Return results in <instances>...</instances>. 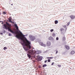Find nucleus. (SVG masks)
Returning a JSON list of instances; mask_svg holds the SVG:
<instances>
[{
  "mask_svg": "<svg viewBox=\"0 0 75 75\" xmlns=\"http://www.w3.org/2000/svg\"><path fill=\"white\" fill-rule=\"evenodd\" d=\"M6 49H7V47H5L4 48V50H5Z\"/></svg>",
  "mask_w": 75,
  "mask_h": 75,
  "instance_id": "obj_23",
  "label": "nucleus"
},
{
  "mask_svg": "<svg viewBox=\"0 0 75 75\" xmlns=\"http://www.w3.org/2000/svg\"><path fill=\"white\" fill-rule=\"evenodd\" d=\"M6 12H5V11H4L3 12V14H4V15L5 14H6Z\"/></svg>",
  "mask_w": 75,
  "mask_h": 75,
  "instance_id": "obj_17",
  "label": "nucleus"
},
{
  "mask_svg": "<svg viewBox=\"0 0 75 75\" xmlns=\"http://www.w3.org/2000/svg\"><path fill=\"white\" fill-rule=\"evenodd\" d=\"M70 24V22H68L67 23V26H68L69 25V24Z\"/></svg>",
  "mask_w": 75,
  "mask_h": 75,
  "instance_id": "obj_20",
  "label": "nucleus"
},
{
  "mask_svg": "<svg viewBox=\"0 0 75 75\" xmlns=\"http://www.w3.org/2000/svg\"><path fill=\"white\" fill-rule=\"evenodd\" d=\"M1 14V13H0V14Z\"/></svg>",
  "mask_w": 75,
  "mask_h": 75,
  "instance_id": "obj_38",
  "label": "nucleus"
},
{
  "mask_svg": "<svg viewBox=\"0 0 75 75\" xmlns=\"http://www.w3.org/2000/svg\"><path fill=\"white\" fill-rule=\"evenodd\" d=\"M28 52L29 53L27 54L28 57L29 59L31 58V56L30 55V54H31V55H33L34 54V52H33V50H30L29 51H28Z\"/></svg>",
  "mask_w": 75,
  "mask_h": 75,
  "instance_id": "obj_3",
  "label": "nucleus"
},
{
  "mask_svg": "<svg viewBox=\"0 0 75 75\" xmlns=\"http://www.w3.org/2000/svg\"><path fill=\"white\" fill-rule=\"evenodd\" d=\"M38 59L39 60V61H41V60L42 59V57L39 56H38Z\"/></svg>",
  "mask_w": 75,
  "mask_h": 75,
  "instance_id": "obj_8",
  "label": "nucleus"
},
{
  "mask_svg": "<svg viewBox=\"0 0 75 75\" xmlns=\"http://www.w3.org/2000/svg\"><path fill=\"white\" fill-rule=\"evenodd\" d=\"M30 38L32 41H34V40H35V36H30Z\"/></svg>",
  "mask_w": 75,
  "mask_h": 75,
  "instance_id": "obj_5",
  "label": "nucleus"
},
{
  "mask_svg": "<svg viewBox=\"0 0 75 75\" xmlns=\"http://www.w3.org/2000/svg\"><path fill=\"white\" fill-rule=\"evenodd\" d=\"M47 62V60H46L45 61V63H46V62Z\"/></svg>",
  "mask_w": 75,
  "mask_h": 75,
  "instance_id": "obj_31",
  "label": "nucleus"
},
{
  "mask_svg": "<svg viewBox=\"0 0 75 75\" xmlns=\"http://www.w3.org/2000/svg\"><path fill=\"white\" fill-rule=\"evenodd\" d=\"M14 26L16 28V30H18V26H17V24H15Z\"/></svg>",
  "mask_w": 75,
  "mask_h": 75,
  "instance_id": "obj_11",
  "label": "nucleus"
},
{
  "mask_svg": "<svg viewBox=\"0 0 75 75\" xmlns=\"http://www.w3.org/2000/svg\"><path fill=\"white\" fill-rule=\"evenodd\" d=\"M47 64H44L42 66L43 67H47Z\"/></svg>",
  "mask_w": 75,
  "mask_h": 75,
  "instance_id": "obj_19",
  "label": "nucleus"
},
{
  "mask_svg": "<svg viewBox=\"0 0 75 75\" xmlns=\"http://www.w3.org/2000/svg\"><path fill=\"white\" fill-rule=\"evenodd\" d=\"M52 31H54V29H51L50 30L51 32H52Z\"/></svg>",
  "mask_w": 75,
  "mask_h": 75,
  "instance_id": "obj_25",
  "label": "nucleus"
},
{
  "mask_svg": "<svg viewBox=\"0 0 75 75\" xmlns=\"http://www.w3.org/2000/svg\"><path fill=\"white\" fill-rule=\"evenodd\" d=\"M9 36H11V33H9L8 35Z\"/></svg>",
  "mask_w": 75,
  "mask_h": 75,
  "instance_id": "obj_28",
  "label": "nucleus"
},
{
  "mask_svg": "<svg viewBox=\"0 0 75 75\" xmlns=\"http://www.w3.org/2000/svg\"><path fill=\"white\" fill-rule=\"evenodd\" d=\"M56 40H59V38L58 37H57L56 38Z\"/></svg>",
  "mask_w": 75,
  "mask_h": 75,
  "instance_id": "obj_27",
  "label": "nucleus"
},
{
  "mask_svg": "<svg viewBox=\"0 0 75 75\" xmlns=\"http://www.w3.org/2000/svg\"><path fill=\"white\" fill-rule=\"evenodd\" d=\"M11 23H12V24H14V22H13L12 21V22H11Z\"/></svg>",
  "mask_w": 75,
  "mask_h": 75,
  "instance_id": "obj_29",
  "label": "nucleus"
},
{
  "mask_svg": "<svg viewBox=\"0 0 75 75\" xmlns=\"http://www.w3.org/2000/svg\"><path fill=\"white\" fill-rule=\"evenodd\" d=\"M63 27L64 28H66V25H64Z\"/></svg>",
  "mask_w": 75,
  "mask_h": 75,
  "instance_id": "obj_30",
  "label": "nucleus"
},
{
  "mask_svg": "<svg viewBox=\"0 0 75 75\" xmlns=\"http://www.w3.org/2000/svg\"><path fill=\"white\" fill-rule=\"evenodd\" d=\"M8 20H9V22H10V23H12L11 18H8Z\"/></svg>",
  "mask_w": 75,
  "mask_h": 75,
  "instance_id": "obj_10",
  "label": "nucleus"
},
{
  "mask_svg": "<svg viewBox=\"0 0 75 75\" xmlns=\"http://www.w3.org/2000/svg\"><path fill=\"white\" fill-rule=\"evenodd\" d=\"M58 67H59V68H60V67H61V65H58Z\"/></svg>",
  "mask_w": 75,
  "mask_h": 75,
  "instance_id": "obj_26",
  "label": "nucleus"
},
{
  "mask_svg": "<svg viewBox=\"0 0 75 75\" xmlns=\"http://www.w3.org/2000/svg\"><path fill=\"white\" fill-rule=\"evenodd\" d=\"M5 23L6 24H4V25H3V26H4V27H3V28H4L6 30L8 29V31H10L11 33L14 34L17 33V32H14L13 31V30H11V24L8 23L7 21H6Z\"/></svg>",
  "mask_w": 75,
  "mask_h": 75,
  "instance_id": "obj_2",
  "label": "nucleus"
},
{
  "mask_svg": "<svg viewBox=\"0 0 75 75\" xmlns=\"http://www.w3.org/2000/svg\"><path fill=\"white\" fill-rule=\"evenodd\" d=\"M39 44L41 46H43V47H46V45L44 44L42 42H39Z\"/></svg>",
  "mask_w": 75,
  "mask_h": 75,
  "instance_id": "obj_4",
  "label": "nucleus"
},
{
  "mask_svg": "<svg viewBox=\"0 0 75 75\" xmlns=\"http://www.w3.org/2000/svg\"><path fill=\"white\" fill-rule=\"evenodd\" d=\"M54 63L53 62V63L52 64H51L52 65H54Z\"/></svg>",
  "mask_w": 75,
  "mask_h": 75,
  "instance_id": "obj_32",
  "label": "nucleus"
},
{
  "mask_svg": "<svg viewBox=\"0 0 75 75\" xmlns=\"http://www.w3.org/2000/svg\"><path fill=\"white\" fill-rule=\"evenodd\" d=\"M47 61L48 62H50L51 61V60L50 59H48V60H47Z\"/></svg>",
  "mask_w": 75,
  "mask_h": 75,
  "instance_id": "obj_24",
  "label": "nucleus"
},
{
  "mask_svg": "<svg viewBox=\"0 0 75 75\" xmlns=\"http://www.w3.org/2000/svg\"><path fill=\"white\" fill-rule=\"evenodd\" d=\"M52 35L53 37H55V34L53 33L52 34Z\"/></svg>",
  "mask_w": 75,
  "mask_h": 75,
  "instance_id": "obj_18",
  "label": "nucleus"
},
{
  "mask_svg": "<svg viewBox=\"0 0 75 75\" xmlns=\"http://www.w3.org/2000/svg\"><path fill=\"white\" fill-rule=\"evenodd\" d=\"M64 29H63V28H62L61 29H60V31H63V30H64Z\"/></svg>",
  "mask_w": 75,
  "mask_h": 75,
  "instance_id": "obj_22",
  "label": "nucleus"
},
{
  "mask_svg": "<svg viewBox=\"0 0 75 75\" xmlns=\"http://www.w3.org/2000/svg\"><path fill=\"white\" fill-rule=\"evenodd\" d=\"M53 39V38H52V37H50L49 38V40H52Z\"/></svg>",
  "mask_w": 75,
  "mask_h": 75,
  "instance_id": "obj_12",
  "label": "nucleus"
},
{
  "mask_svg": "<svg viewBox=\"0 0 75 75\" xmlns=\"http://www.w3.org/2000/svg\"><path fill=\"white\" fill-rule=\"evenodd\" d=\"M74 54H75V52L74 51H72L71 52V54L72 55H73Z\"/></svg>",
  "mask_w": 75,
  "mask_h": 75,
  "instance_id": "obj_13",
  "label": "nucleus"
},
{
  "mask_svg": "<svg viewBox=\"0 0 75 75\" xmlns=\"http://www.w3.org/2000/svg\"><path fill=\"white\" fill-rule=\"evenodd\" d=\"M47 59H53V57H47Z\"/></svg>",
  "mask_w": 75,
  "mask_h": 75,
  "instance_id": "obj_15",
  "label": "nucleus"
},
{
  "mask_svg": "<svg viewBox=\"0 0 75 75\" xmlns=\"http://www.w3.org/2000/svg\"><path fill=\"white\" fill-rule=\"evenodd\" d=\"M36 54H40V51H36Z\"/></svg>",
  "mask_w": 75,
  "mask_h": 75,
  "instance_id": "obj_16",
  "label": "nucleus"
},
{
  "mask_svg": "<svg viewBox=\"0 0 75 75\" xmlns=\"http://www.w3.org/2000/svg\"><path fill=\"white\" fill-rule=\"evenodd\" d=\"M18 32V31L19 33H20L19 34L18 32H17V34H18V35L16 34V37H17L18 38H20L21 40H23V43H21V44L22 45H24L25 46H26L27 47V48L23 46V47L24 49L25 50V51L27 52L28 50V49H31V46L30 45L31 44V43L29 42L27 39H25V40H24L23 38L24 37V35L20 31V30L17 31Z\"/></svg>",
  "mask_w": 75,
  "mask_h": 75,
  "instance_id": "obj_1",
  "label": "nucleus"
},
{
  "mask_svg": "<svg viewBox=\"0 0 75 75\" xmlns=\"http://www.w3.org/2000/svg\"><path fill=\"white\" fill-rule=\"evenodd\" d=\"M70 18H71L72 20H73V19H74L75 18V16L73 15H71L70 16Z\"/></svg>",
  "mask_w": 75,
  "mask_h": 75,
  "instance_id": "obj_7",
  "label": "nucleus"
},
{
  "mask_svg": "<svg viewBox=\"0 0 75 75\" xmlns=\"http://www.w3.org/2000/svg\"><path fill=\"white\" fill-rule=\"evenodd\" d=\"M58 21L57 20H56L54 21V23L55 24H58Z\"/></svg>",
  "mask_w": 75,
  "mask_h": 75,
  "instance_id": "obj_14",
  "label": "nucleus"
},
{
  "mask_svg": "<svg viewBox=\"0 0 75 75\" xmlns=\"http://www.w3.org/2000/svg\"><path fill=\"white\" fill-rule=\"evenodd\" d=\"M13 4H11V6H13Z\"/></svg>",
  "mask_w": 75,
  "mask_h": 75,
  "instance_id": "obj_37",
  "label": "nucleus"
},
{
  "mask_svg": "<svg viewBox=\"0 0 75 75\" xmlns=\"http://www.w3.org/2000/svg\"><path fill=\"white\" fill-rule=\"evenodd\" d=\"M65 37H64L63 38V40L64 41H65Z\"/></svg>",
  "mask_w": 75,
  "mask_h": 75,
  "instance_id": "obj_21",
  "label": "nucleus"
},
{
  "mask_svg": "<svg viewBox=\"0 0 75 75\" xmlns=\"http://www.w3.org/2000/svg\"><path fill=\"white\" fill-rule=\"evenodd\" d=\"M57 53H58V51H56V54H57Z\"/></svg>",
  "mask_w": 75,
  "mask_h": 75,
  "instance_id": "obj_33",
  "label": "nucleus"
},
{
  "mask_svg": "<svg viewBox=\"0 0 75 75\" xmlns=\"http://www.w3.org/2000/svg\"><path fill=\"white\" fill-rule=\"evenodd\" d=\"M1 22H3V21H0V23H1Z\"/></svg>",
  "mask_w": 75,
  "mask_h": 75,
  "instance_id": "obj_36",
  "label": "nucleus"
},
{
  "mask_svg": "<svg viewBox=\"0 0 75 75\" xmlns=\"http://www.w3.org/2000/svg\"><path fill=\"white\" fill-rule=\"evenodd\" d=\"M65 47H66V49H67V50H69V49H70V48H69V47L68 46H67V45H66L65 46Z\"/></svg>",
  "mask_w": 75,
  "mask_h": 75,
  "instance_id": "obj_9",
  "label": "nucleus"
},
{
  "mask_svg": "<svg viewBox=\"0 0 75 75\" xmlns=\"http://www.w3.org/2000/svg\"><path fill=\"white\" fill-rule=\"evenodd\" d=\"M0 34H1V35H2V34H3V33H0Z\"/></svg>",
  "mask_w": 75,
  "mask_h": 75,
  "instance_id": "obj_35",
  "label": "nucleus"
},
{
  "mask_svg": "<svg viewBox=\"0 0 75 75\" xmlns=\"http://www.w3.org/2000/svg\"><path fill=\"white\" fill-rule=\"evenodd\" d=\"M46 45L47 47H50L51 45V42L50 41H48L47 42Z\"/></svg>",
  "mask_w": 75,
  "mask_h": 75,
  "instance_id": "obj_6",
  "label": "nucleus"
},
{
  "mask_svg": "<svg viewBox=\"0 0 75 75\" xmlns=\"http://www.w3.org/2000/svg\"><path fill=\"white\" fill-rule=\"evenodd\" d=\"M2 24H3L4 23H3V21L1 23Z\"/></svg>",
  "mask_w": 75,
  "mask_h": 75,
  "instance_id": "obj_34",
  "label": "nucleus"
}]
</instances>
